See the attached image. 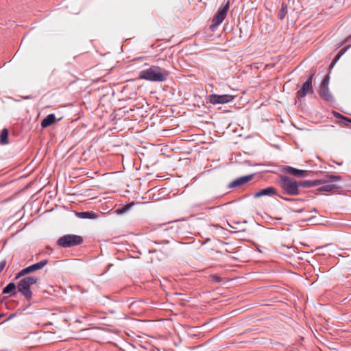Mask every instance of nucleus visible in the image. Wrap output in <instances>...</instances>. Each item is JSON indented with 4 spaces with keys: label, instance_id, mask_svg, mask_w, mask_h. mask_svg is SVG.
<instances>
[{
    "label": "nucleus",
    "instance_id": "f257e3e1",
    "mask_svg": "<svg viewBox=\"0 0 351 351\" xmlns=\"http://www.w3.org/2000/svg\"><path fill=\"white\" fill-rule=\"evenodd\" d=\"M277 184L281 189L283 196H297L304 193V191L298 189V181L293 178L287 176L280 175L278 180Z\"/></svg>",
    "mask_w": 351,
    "mask_h": 351
},
{
    "label": "nucleus",
    "instance_id": "f03ea898",
    "mask_svg": "<svg viewBox=\"0 0 351 351\" xmlns=\"http://www.w3.org/2000/svg\"><path fill=\"white\" fill-rule=\"evenodd\" d=\"M169 72L157 66H152L149 69L142 70L138 79L152 82H164L167 80Z\"/></svg>",
    "mask_w": 351,
    "mask_h": 351
},
{
    "label": "nucleus",
    "instance_id": "7ed1b4c3",
    "mask_svg": "<svg viewBox=\"0 0 351 351\" xmlns=\"http://www.w3.org/2000/svg\"><path fill=\"white\" fill-rule=\"evenodd\" d=\"M38 280L37 277L27 276L22 278L17 285L18 291L20 292L25 298L29 301L32 298V291H31V286L35 285Z\"/></svg>",
    "mask_w": 351,
    "mask_h": 351
},
{
    "label": "nucleus",
    "instance_id": "20e7f679",
    "mask_svg": "<svg viewBox=\"0 0 351 351\" xmlns=\"http://www.w3.org/2000/svg\"><path fill=\"white\" fill-rule=\"evenodd\" d=\"M84 239L80 235L65 234L57 240V245L64 248L71 247L82 244Z\"/></svg>",
    "mask_w": 351,
    "mask_h": 351
},
{
    "label": "nucleus",
    "instance_id": "39448f33",
    "mask_svg": "<svg viewBox=\"0 0 351 351\" xmlns=\"http://www.w3.org/2000/svg\"><path fill=\"white\" fill-rule=\"evenodd\" d=\"M274 195H276L278 197H279L280 199L287 201V202H296V201L303 202V201H304V199H303L290 198V197H287L285 196H283L282 195H281L278 193L277 189L275 188L274 186H269V187L261 189L260 191L256 192L253 195L254 198H258L262 196L271 197Z\"/></svg>",
    "mask_w": 351,
    "mask_h": 351
},
{
    "label": "nucleus",
    "instance_id": "423d86ee",
    "mask_svg": "<svg viewBox=\"0 0 351 351\" xmlns=\"http://www.w3.org/2000/svg\"><path fill=\"white\" fill-rule=\"evenodd\" d=\"M230 8V1H228L224 5L221 6L215 16L212 20V23L209 27V29L212 31H215L216 28L223 21L227 16L228 11Z\"/></svg>",
    "mask_w": 351,
    "mask_h": 351
},
{
    "label": "nucleus",
    "instance_id": "0eeeda50",
    "mask_svg": "<svg viewBox=\"0 0 351 351\" xmlns=\"http://www.w3.org/2000/svg\"><path fill=\"white\" fill-rule=\"evenodd\" d=\"M326 177L330 180V181L322 180L323 182L322 184H324V185L319 189H317V191L319 192L324 191V192H331L335 190H337L340 189V186L332 183V182L335 181H339L341 180V176L338 175H327Z\"/></svg>",
    "mask_w": 351,
    "mask_h": 351
},
{
    "label": "nucleus",
    "instance_id": "6e6552de",
    "mask_svg": "<svg viewBox=\"0 0 351 351\" xmlns=\"http://www.w3.org/2000/svg\"><path fill=\"white\" fill-rule=\"evenodd\" d=\"M48 263V261L47 259L42 260L41 261L33 264L30 266H28L22 270H21L15 276L14 280L19 279V278L25 276L26 274H30L35 271L41 269Z\"/></svg>",
    "mask_w": 351,
    "mask_h": 351
},
{
    "label": "nucleus",
    "instance_id": "1a4fd4ad",
    "mask_svg": "<svg viewBox=\"0 0 351 351\" xmlns=\"http://www.w3.org/2000/svg\"><path fill=\"white\" fill-rule=\"evenodd\" d=\"M234 97L230 95L213 94L208 96L209 102L213 105L224 104L232 101Z\"/></svg>",
    "mask_w": 351,
    "mask_h": 351
},
{
    "label": "nucleus",
    "instance_id": "9d476101",
    "mask_svg": "<svg viewBox=\"0 0 351 351\" xmlns=\"http://www.w3.org/2000/svg\"><path fill=\"white\" fill-rule=\"evenodd\" d=\"M283 170L297 178H306L313 176L314 174V172L312 171L298 169L290 166H284Z\"/></svg>",
    "mask_w": 351,
    "mask_h": 351
},
{
    "label": "nucleus",
    "instance_id": "9b49d317",
    "mask_svg": "<svg viewBox=\"0 0 351 351\" xmlns=\"http://www.w3.org/2000/svg\"><path fill=\"white\" fill-rule=\"evenodd\" d=\"M314 90L313 88L312 82L310 80H306L305 82L301 86V88L297 91L296 97L298 99L305 97L308 94H313Z\"/></svg>",
    "mask_w": 351,
    "mask_h": 351
},
{
    "label": "nucleus",
    "instance_id": "f8f14e48",
    "mask_svg": "<svg viewBox=\"0 0 351 351\" xmlns=\"http://www.w3.org/2000/svg\"><path fill=\"white\" fill-rule=\"evenodd\" d=\"M254 174L247 175L237 178L228 184L229 189L237 188L243 186L252 180Z\"/></svg>",
    "mask_w": 351,
    "mask_h": 351
},
{
    "label": "nucleus",
    "instance_id": "ddd939ff",
    "mask_svg": "<svg viewBox=\"0 0 351 351\" xmlns=\"http://www.w3.org/2000/svg\"><path fill=\"white\" fill-rule=\"evenodd\" d=\"M322 180L298 181V189L311 188L322 184Z\"/></svg>",
    "mask_w": 351,
    "mask_h": 351
},
{
    "label": "nucleus",
    "instance_id": "4468645a",
    "mask_svg": "<svg viewBox=\"0 0 351 351\" xmlns=\"http://www.w3.org/2000/svg\"><path fill=\"white\" fill-rule=\"evenodd\" d=\"M319 95L320 97L326 101L332 102L334 101V98L330 93L328 87L320 86Z\"/></svg>",
    "mask_w": 351,
    "mask_h": 351
},
{
    "label": "nucleus",
    "instance_id": "2eb2a0df",
    "mask_svg": "<svg viewBox=\"0 0 351 351\" xmlns=\"http://www.w3.org/2000/svg\"><path fill=\"white\" fill-rule=\"evenodd\" d=\"M56 118L55 114H49L41 121V127L43 128H46L47 127L51 126L52 124L56 123Z\"/></svg>",
    "mask_w": 351,
    "mask_h": 351
},
{
    "label": "nucleus",
    "instance_id": "dca6fc26",
    "mask_svg": "<svg viewBox=\"0 0 351 351\" xmlns=\"http://www.w3.org/2000/svg\"><path fill=\"white\" fill-rule=\"evenodd\" d=\"M76 215L81 219H95L98 217V215L93 211L77 212Z\"/></svg>",
    "mask_w": 351,
    "mask_h": 351
},
{
    "label": "nucleus",
    "instance_id": "f3484780",
    "mask_svg": "<svg viewBox=\"0 0 351 351\" xmlns=\"http://www.w3.org/2000/svg\"><path fill=\"white\" fill-rule=\"evenodd\" d=\"M17 289V286L14 282H10L7 285L2 291L3 294H8L10 293V295H15L16 293V289Z\"/></svg>",
    "mask_w": 351,
    "mask_h": 351
},
{
    "label": "nucleus",
    "instance_id": "a211bd4d",
    "mask_svg": "<svg viewBox=\"0 0 351 351\" xmlns=\"http://www.w3.org/2000/svg\"><path fill=\"white\" fill-rule=\"evenodd\" d=\"M334 114L337 118L341 119L340 123L341 124H343V125L348 127L349 124L351 123V119L344 117L342 114H341L340 113L337 112H335Z\"/></svg>",
    "mask_w": 351,
    "mask_h": 351
},
{
    "label": "nucleus",
    "instance_id": "6ab92c4d",
    "mask_svg": "<svg viewBox=\"0 0 351 351\" xmlns=\"http://www.w3.org/2000/svg\"><path fill=\"white\" fill-rule=\"evenodd\" d=\"M349 47H345V48H343L341 49L339 52L335 56V57L334 58V59L332 60V61L331 62L330 64V68H332L334 66V65L337 63V62L339 60V58L341 57V56H343L345 52L347 51L348 48Z\"/></svg>",
    "mask_w": 351,
    "mask_h": 351
},
{
    "label": "nucleus",
    "instance_id": "aec40b11",
    "mask_svg": "<svg viewBox=\"0 0 351 351\" xmlns=\"http://www.w3.org/2000/svg\"><path fill=\"white\" fill-rule=\"evenodd\" d=\"M287 14V5L282 3L281 5V8L278 13V19L280 20H282L285 19Z\"/></svg>",
    "mask_w": 351,
    "mask_h": 351
},
{
    "label": "nucleus",
    "instance_id": "412c9836",
    "mask_svg": "<svg viewBox=\"0 0 351 351\" xmlns=\"http://www.w3.org/2000/svg\"><path fill=\"white\" fill-rule=\"evenodd\" d=\"M0 143L2 145L8 143V130L6 128L3 129L0 135Z\"/></svg>",
    "mask_w": 351,
    "mask_h": 351
},
{
    "label": "nucleus",
    "instance_id": "4be33fe9",
    "mask_svg": "<svg viewBox=\"0 0 351 351\" xmlns=\"http://www.w3.org/2000/svg\"><path fill=\"white\" fill-rule=\"evenodd\" d=\"M329 81H330V75H329V74H327L326 75H325V77L322 80L320 86L328 87Z\"/></svg>",
    "mask_w": 351,
    "mask_h": 351
},
{
    "label": "nucleus",
    "instance_id": "5701e85b",
    "mask_svg": "<svg viewBox=\"0 0 351 351\" xmlns=\"http://www.w3.org/2000/svg\"><path fill=\"white\" fill-rule=\"evenodd\" d=\"M133 205H134L133 203L126 204V205L123 206L121 209H118L117 211H119V213H124V212L127 211L128 210H129Z\"/></svg>",
    "mask_w": 351,
    "mask_h": 351
},
{
    "label": "nucleus",
    "instance_id": "b1692460",
    "mask_svg": "<svg viewBox=\"0 0 351 351\" xmlns=\"http://www.w3.org/2000/svg\"><path fill=\"white\" fill-rule=\"evenodd\" d=\"M315 73H316V70L314 69H311L309 71V75H308L307 80H310V82H313V78L314 75H315Z\"/></svg>",
    "mask_w": 351,
    "mask_h": 351
},
{
    "label": "nucleus",
    "instance_id": "393cba45",
    "mask_svg": "<svg viewBox=\"0 0 351 351\" xmlns=\"http://www.w3.org/2000/svg\"><path fill=\"white\" fill-rule=\"evenodd\" d=\"M290 210L292 213H302L304 211H306L304 208H290Z\"/></svg>",
    "mask_w": 351,
    "mask_h": 351
},
{
    "label": "nucleus",
    "instance_id": "a878e982",
    "mask_svg": "<svg viewBox=\"0 0 351 351\" xmlns=\"http://www.w3.org/2000/svg\"><path fill=\"white\" fill-rule=\"evenodd\" d=\"M5 263H6L5 261H3L0 262V273L4 269V267L5 266Z\"/></svg>",
    "mask_w": 351,
    "mask_h": 351
},
{
    "label": "nucleus",
    "instance_id": "bb28decb",
    "mask_svg": "<svg viewBox=\"0 0 351 351\" xmlns=\"http://www.w3.org/2000/svg\"><path fill=\"white\" fill-rule=\"evenodd\" d=\"M156 243H169V241L167 240H164V241H162L161 242H159V241H155Z\"/></svg>",
    "mask_w": 351,
    "mask_h": 351
},
{
    "label": "nucleus",
    "instance_id": "cd10ccee",
    "mask_svg": "<svg viewBox=\"0 0 351 351\" xmlns=\"http://www.w3.org/2000/svg\"><path fill=\"white\" fill-rule=\"evenodd\" d=\"M14 317V314H11L5 321L9 320V319H12Z\"/></svg>",
    "mask_w": 351,
    "mask_h": 351
}]
</instances>
